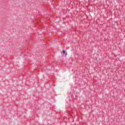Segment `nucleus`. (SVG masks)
<instances>
[{
	"mask_svg": "<svg viewBox=\"0 0 125 125\" xmlns=\"http://www.w3.org/2000/svg\"><path fill=\"white\" fill-rule=\"evenodd\" d=\"M66 53V51H65V50H63L62 51V53H63V54H65Z\"/></svg>",
	"mask_w": 125,
	"mask_h": 125,
	"instance_id": "1",
	"label": "nucleus"
},
{
	"mask_svg": "<svg viewBox=\"0 0 125 125\" xmlns=\"http://www.w3.org/2000/svg\"><path fill=\"white\" fill-rule=\"evenodd\" d=\"M64 54H65V56H67V53H64Z\"/></svg>",
	"mask_w": 125,
	"mask_h": 125,
	"instance_id": "2",
	"label": "nucleus"
}]
</instances>
